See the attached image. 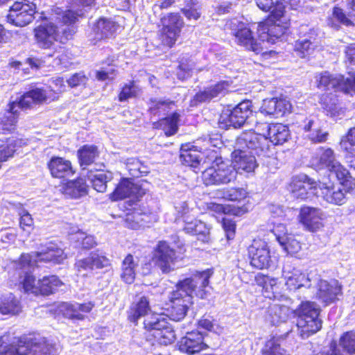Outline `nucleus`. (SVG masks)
<instances>
[{
	"instance_id": "nucleus-49",
	"label": "nucleus",
	"mask_w": 355,
	"mask_h": 355,
	"mask_svg": "<svg viewBox=\"0 0 355 355\" xmlns=\"http://www.w3.org/2000/svg\"><path fill=\"white\" fill-rule=\"evenodd\" d=\"M175 101L166 98H151L148 106L151 114H157L168 112L175 107Z\"/></svg>"
},
{
	"instance_id": "nucleus-33",
	"label": "nucleus",
	"mask_w": 355,
	"mask_h": 355,
	"mask_svg": "<svg viewBox=\"0 0 355 355\" xmlns=\"http://www.w3.org/2000/svg\"><path fill=\"white\" fill-rule=\"evenodd\" d=\"M304 130L309 132V139L314 143H322L327 141L328 132L321 128L320 121L316 117H311L305 121Z\"/></svg>"
},
{
	"instance_id": "nucleus-23",
	"label": "nucleus",
	"mask_w": 355,
	"mask_h": 355,
	"mask_svg": "<svg viewBox=\"0 0 355 355\" xmlns=\"http://www.w3.org/2000/svg\"><path fill=\"white\" fill-rule=\"evenodd\" d=\"M94 2V0H73L70 9L62 12L60 8L55 9V20L62 21L64 24H72L76 22L78 17H81Z\"/></svg>"
},
{
	"instance_id": "nucleus-12",
	"label": "nucleus",
	"mask_w": 355,
	"mask_h": 355,
	"mask_svg": "<svg viewBox=\"0 0 355 355\" xmlns=\"http://www.w3.org/2000/svg\"><path fill=\"white\" fill-rule=\"evenodd\" d=\"M67 258L63 250L53 242L46 243L41 247L38 252L30 254H23L22 260L29 261L28 263H34L35 266L39 262L60 263Z\"/></svg>"
},
{
	"instance_id": "nucleus-46",
	"label": "nucleus",
	"mask_w": 355,
	"mask_h": 355,
	"mask_svg": "<svg viewBox=\"0 0 355 355\" xmlns=\"http://www.w3.org/2000/svg\"><path fill=\"white\" fill-rule=\"evenodd\" d=\"M173 304L169 313V317L172 320L180 321L186 315L188 306L191 302H186L181 298L171 297Z\"/></svg>"
},
{
	"instance_id": "nucleus-47",
	"label": "nucleus",
	"mask_w": 355,
	"mask_h": 355,
	"mask_svg": "<svg viewBox=\"0 0 355 355\" xmlns=\"http://www.w3.org/2000/svg\"><path fill=\"white\" fill-rule=\"evenodd\" d=\"M327 24L333 28L338 29L340 25L349 26L352 24V21L345 15L343 9L335 7L332 14L327 19Z\"/></svg>"
},
{
	"instance_id": "nucleus-6",
	"label": "nucleus",
	"mask_w": 355,
	"mask_h": 355,
	"mask_svg": "<svg viewBox=\"0 0 355 355\" xmlns=\"http://www.w3.org/2000/svg\"><path fill=\"white\" fill-rule=\"evenodd\" d=\"M225 28L230 29L235 37L237 44L245 47L247 50L252 51L256 54H261L263 58L275 55V51H264L261 42L257 41L252 35L250 29L239 21L237 19H232L225 24Z\"/></svg>"
},
{
	"instance_id": "nucleus-50",
	"label": "nucleus",
	"mask_w": 355,
	"mask_h": 355,
	"mask_svg": "<svg viewBox=\"0 0 355 355\" xmlns=\"http://www.w3.org/2000/svg\"><path fill=\"white\" fill-rule=\"evenodd\" d=\"M78 155L80 165L88 166L98 156L97 148L94 146H84L78 150Z\"/></svg>"
},
{
	"instance_id": "nucleus-42",
	"label": "nucleus",
	"mask_w": 355,
	"mask_h": 355,
	"mask_svg": "<svg viewBox=\"0 0 355 355\" xmlns=\"http://www.w3.org/2000/svg\"><path fill=\"white\" fill-rule=\"evenodd\" d=\"M320 103L327 114L331 116H338L343 113L336 94L331 93L323 94L320 98Z\"/></svg>"
},
{
	"instance_id": "nucleus-40",
	"label": "nucleus",
	"mask_w": 355,
	"mask_h": 355,
	"mask_svg": "<svg viewBox=\"0 0 355 355\" xmlns=\"http://www.w3.org/2000/svg\"><path fill=\"white\" fill-rule=\"evenodd\" d=\"M139 259L128 254L123 259L121 265V277L127 284H132L135 279V271L138 266Z\"/></svg>"
},
{
	"instance_id": "nucleus-45",
	"label": "nucleus",
	"mask_w": 355,
	"mask_h": 355,
	"mask_svg": "<svg viewBox=\"0 0 355 355\" xmlns=\"http://www.w3.org/2000/svg\"><path fill=\"white\" fill-rule=\"evenodd\" d=\"M116 24L110 19H100L94 27L96 39L101 40L112 35L116 31Z\"/></svg>"
},
{
	"instance_id": "nucleus-2",
	"label": "nucleus",
	"mask_w": 355,
	"mask_h": 355,
	"mask_svg": "<svg viewBox=\"0 0 355 355\" xmlns=\"http://www.w3.org/2000/svg\"><path fill=\"white\" fill-rule=\"evenodd\" d=\"M289 19L285 15L284 3H277L272 10L269 18L259 23L257 31L264 51H268V46L275 44L284 35L289 26Z\"/></svg>"
},
{
	"instance_id": "nucleus-16",
	"label": "nucleus",
	"mask_w": 355,
	"mask_h": 355,
	"mask_svg": "<svg viewBox=\"0 0 355 355\" xmlns=\"http://www.w3.org/2000/svg\"><path fill=\"white\" fill-rule=\"evenodd\" d=\"M252 103L245 101L240 103L232 110H227L221 114L219 123L223 127H241L252 114Z\"/></svg>"
},
{
	"instance_id": "nucleus-32",
	"label": "nucleus",
	"mask_w": 355,
	"mask_h": 355,
	"mask_svg": "<svg viewBox=\"0 0 355 355\" xmlns=\"http://www.w3.org/2000/svg\"><path fill=\"white\" fill-rule=\"evenodd\" d=\"M48 167L51 174L55 178H62L74 173L71 162L60 157H51Z\"/></svg>"
},
{
	"instance_id": "nucleus-44",
	"label": "nucleus",
	"mask_w": 355,
	"mask_h": 355,
	"mask_svg": "<svg viewBox=\"0 0 355 355\" xmlns=\"http://www.w3.org/2000/svg\"><path fill=\"white\" fill-rule=\"evenodd\" d=\"M88 178L92 184L93 188L98 192H105L107 189V183L113 178L110 172L100 171L96 173H91Z\"/></svg>"
},
{
	"instance_id": "nucleus-55",
	"label": "nucleus",
	"mask_w": 355,
	"mask_h": 355,
	"mask_svg": "<svg viewBox=\"0 0 355 355\" xmlns=\"http://www.w3.org/2000/svg\"><path fill=\"white\" fill-rule=\"evenodd\" d=\"M313 49V43L310 40L302 39L295 42V51L297 55L301 58H304L311 54Z\"/></svg>"
},
{
	"instance_id": "nucleus-36",
	"label": "nucleus",
	"mask_w": 355,
	"mask_h": 355,
	"mask_svg": "<svg viewBox=\"0 0 355 355\" xmlns=\"http://www.w3.org/2000/svg\"><path fill=\"white\" fill-rule=\"evenodd\" d=\"M22 311L20 300L12 293L0 297V313L3 315H17Z\"/></svg>"
},
{
	"instance_id": "nucleus-19",
	"label": "nucleus",
	"mask_w": 355,
	"mask_h": 355,
	"mask_svg": "<svg viewBox=\"0 0 355 355\" xmlns=\"http://www.w3.org/2000/svg\"><path fill=\"white\" fill-rule=\"evenodd\" d=\"M248 250L252 266L260 270L270 266V252L268 245L265 241L254 239Z\"/></svg>"
},
{
	"instance_id": "nucleus-8",
	"label": "nucleus",
	"mask_w": 355,
	"mask_h": 355,
	"mask_svg": "<svg viewBox=\"0 0 355 355\" xmlns=\"http://www.w3.org/2000/svg\"><path fill=\"white\" fill-rule=\"evenodd\" d=\"M237 172L232 164L216 158L212 165L202 172V179L206 185H220L234 181Z\"/></svg>"
},
{
	"instance_id": "nucleus-17",
	"label": "nucleus",
	"mask_w": 355,
	"mask_h": 355,
	"mask_svg": "<svg viewBox=\"0 0 355 355\" xmlns=\"http://www.w3.org/2000/svg\"><path fill=\"white\" fill-rule=\"evenodd\" d=\"M318 87L321 89H335L345 94H355V76L353 78H345L343 75H331L325 71L317 79Z\"/></svg>"
},
{
	"instance_id": "nucleus-31",
	"label": "nucleus",
	"mask_w": 355,
	"mask_h": 355,
	"mask_svg": "<svg viewBox=\"0 0 355 355\" xmlns=\"http://www.w3.org/2000/svg\"><path fill=\"white\" fill-rule=\"evenodd\" d=\"M93 307L94 304L92 302L85 304L64 302L60 304V310L66 318L83 320V313H89Z\"/></svg>"
},
{
	"instance_id": "nucleus-27",
	"label": "nucleus",
	"mask_w": 355,
	"mask_h": 355,
	"mask_svg": "<svg viewBox=\"0 0 355 355\" xmlns=\"http://www.w3.org/2000/svg\"><path fill=\"white\" fill-rule=\"evenodd\" d=\"M207 348L203 336L198 331L187 333L179 342V349L189 354H193Z\"/></svg>"
},
{
	"instance_id": "nucleus-58",
	"label": "nucleus",
	"mask_w": 355,
	"mask_h": 355,
	"mask_svg": "<svg viewBox=\"0 0 355 355\" xmlns=\"http://www.w3.org/2000/svg\"><path fill=\"white\" fill-rule=\"evenodd\" d=\"M72 239L75 240L77 243H79V244L85 249H90L96 245V241L94 236L87 235L82 231L77 232Z\"/></svg>"
},
{
	"instance_id": "nucleus-54",
	"label": "nucleus",
	"mask_w": 355,
	"mask_h": 355,
	"mask_svg": "<svg viewBox=\"0 0 355 355\" xmlns=\"http://www.w3.org/2000/svg\"><path fill=\"white\" fill-rule=\"evenodd\" d=\"M148 216L142 214L138 211L128 213L125 219V226L128 228L137 230L146 225Z\"/></svg>"
},
{
	"instance_id": "nucleus-39",
	"label": "nucleus",
	"mask_w": 355,
	"mask_h": 355,
	"mask_svg": "<svg viewBox=\"0 0 355 355\" xmlns=\"http://www.w3.org/2000/svg\"><path fill=\"white\" fill-rule=\"evenodd\" d=\"M150 311L149 300L141 296L138 298L131 306L129 311L128 318L130 322L136 323L139 318L143 316H149L148 312Z\"/></svg>"
},
{
	"instance_id": "nucleus-62",
	"label": "nucleus",
	"mask_w": 355,
	"mask_h": 355,
	"mask_svg": "<svg viewBox=\"0 0 355 355\" xmlns=\"http://www.w3.org/2000/svg\"><path fill=\"white\" fill-rule=\"evenodd\" d=\"M139 89L134 82H130L129 84L125 85L119 94V99L120 101H125L129 98L135 96Z\"/></svg>"
},
{
	"instance_id": "nucleus-56",
	"label": "nucleus",
	"mask_w": 355,
	"mask_h": 355,
	"mask_svg": "<svg viewBox=\"0 0 355 355\" xmlns=\"http://www.w3.org/2000/svg\"><path fill=\"white\" fill-rule=\"evenodd\" d=\"M279 244L285 252L291 255L295 254L301 250V243L297 241L295 236L290 234L288 238H285L284 241Z\"/></svg>"
},
{
	"instance_id": "nucleus-63",
	"label": "nucleus",
	"mask_w": 355,
	"mask_h": 355,
	"mask_svg": "<svg viewBox=\"0 0 355 355\" xmlns=\"http://www.w3.org/2000/svg\"><path fill=\"white\" fill-rule=\"evenodd\" d=\"M75 268L78 275L86 276L88 272L93 270L89 256L87 258L77 260L75 263Z\"/></svg>"
},
{
	"instance_id": "nucleus-53",
	"label": "nucleus",
	"mask_w": 355,
	"mask_h": 355,
	"mask_svg": "<svg viewBox=\"0 0 355 355\" xmlns=\"http://www.w3.org/2000/svg\"><path fill=\"white\" fill-rule=\"evenodd\" d=\"M343 349V352L346 355H351L355 353V332L347 331L344 333L339 340V344L337 345Z\"/></svg>"
},
{
	"instance_id": "nucleus-34",
	"label": "nucleus",
	"mask_w": 355,
	"mask_h": 355,
	"mask_svg": "<svg viewBox=\"0 0 355 355\" xmlns=\"http://www.w3.org/2000/svg\"><path fill=\"white\" fill-rule=\"evenodd\" d=\"M180 159L181 162L192 168H196L202 160L204 153L196 149V146L189 144L182 145L180 149Z\"/></svg>"
},
{
	"instance_id": "nucleus-37",
	"label": "nucleus",
	"mask_w": 355,
	"mask_h": 355,
	"mask_svg": "<svg viewBox=\"0 0 355 355\" xmlns=\"http://www.w3.org/2000/svg\"><path fill=\"white\" fill-rule=\"evenodd\" d=\"M88 187L83 178H78L76 180L68 181L62 187L61 191L65 196L78 198L87 193Z\"/></svg>"
},
{
	"instance_id": "nucleus-11",
	"label": "nucleus",
	"mask_w": 355,
	"mask_h": 355,
	"mask_svg": "<svg viewBox=\"0 0 355 355\" xmlns=\"http://www.w3.org/2000/svg\"><path fill=\"white\" fill-rule=\"evenodd\" d=\"M29 261H24L22 255L18 261L12 263V268L14 269L13 277L17 279L16 284L26 293H31L35 295H38V284L35 277L32 275V270L35 265L29 264Z\"/></svg>"
},
{
	"instance_id": "nucleus-61",
	"label": "nucleus",
	"mask_w": 355,
	"mask_h": 355,
	"mask_svg": "<svg viewBox=\"0 0 355 355\" xmlns=\"http://www.w3.org/2000/svg\"><path fill=\"white\" fill-rule=\"evenodd\" d=\"M182 13L188 19L197 20L200 17V6L198 3L189 2L182 9Z\"/></svg>"
},
{
	"instance_id": "nucleus-28",
	"label": "nucleus",
	"mask_w": 355,
	"mask_h": 355,
	"mask_svg": "<svg viewBox=\"0 0 355 355\" xmlns=\"http://www.w3.org/2000/svg\"><path fill=\"white\" fill-rule=\"evenodd\" d=\"M264 128L268 132V137L263 133H258L267 138L268 144L269 141L274 145H282L286 142L291 137V132L287 125L282 123H264Z\"/></svg>"
},
{
	"instance_id": "nucleus-25",
	"label": "nucleus",
	"mask_w": 355,
	"mask_h": 355,
	"mask_svg": "<svg viewBox=\"0 0 355 355\" xmlns=\"http://www.w3.org/2000/svg\"><path fill=\"white\" fill-rule=\"evenodd\" d=\"M24 355H54L56 346L45 338H22Z\"/></svg>"
},
{
	"instance_id": "nucleus-26",
	"label": "nucleus",
	"mask_w": 355,
	"mask_h": 355,
	"mask_svg": "<svg viewBox=\"0 0 355 355\" xmlns=\"http://www.w3.org/2000/svg\"><path fill=\"white\" fill-rule=\"evenodd\" d=\"M220 196L225 200L230 201L243 202L241 207H235L232 210V214L235 216H241L248 211L250 209L249 198L247 191L242 188H229L224 189L218 191Z\"/></svg>"
},
{
	"instance_id": "nucleus-52",
	"label": "nucleus",
	"mask_w": 355,
	"mask_h": 355,
	"mask_svg": "<svg viewBox=\"0 0 355 355\" xmlns=\"http://www.w3.org/2000/svg\"><path fill=\"white\" fill-rule=\"evenodd\" d=\"M18 109L17 108V112L12 113L10 110V104L9 105V110L6 115L0 118V134L12 132L15 129Z\"/></svg>"
},
{
	"instance_id": "nucleus-30",
	"label": "nucleus",
	"mask_w": 355,
	"mask_h": 355,
	"mask_svg": "<svg viewBox=\"0 0 355 355\" xmlns=\"http://www.w3.org/2000/svg\"><path fill=\"white\" fill-rule=\"evenodd\" d=\"M230 87V84L228 81H220L217 84L207 88L203 92L197 93L192 101V103L195 105L197 103L209 101L213 98L220 94L224 95L229 91Z\"/></svg>"
},
{
	"instance_id": "nucleus-64",
	"label": "nucleus",
	"mask_w": 355,
	"mask_h": 355,
	"mask_svg": "<svg viewBox=\"0 0 355 355\" xmlns=\"http://www.w3.org/2000/svg\"><path fill=\"white\" fill-rule=\"evenodd\" d=\"M19 216H20V221H19L20 227L24 231L29 232V230L32 228V226L33 225V219L31 215L26 210H22L19 213Z\"/></svg>"
},
{
	"instance_id": "nucleus-20",
	"label": "nucleus",
	"mask_w": 355,
	"mask_h": 355,
	"mask_svg": "<svg viewBox=\"0 0 355 355\" xmlns=\"http://www.w3.org/2000/svg\"><path fill=\"white\" fill-rule=\"evenodd\" d=\"M340 185H335L333 182H320L318 184V196H321L326 202L336 205H342L347 200L346 187L343 185L344 181H340Z\"/></svg>"
},
{
	"instance_id": "nucleus-57",
	"label": "nucleus",
	"mask_w": 355,
	"mask_h": 355,
	"mask_svg": "<svg viewBox=\"0 0 355 355\" xmlns=\"http://www.w3.org/2000/svg\"><path fill=\"white\" fill-rule=\"evenodd\" d=\"M21 140H10L8 144L0 146V162L6 161L9 157H12L16 151L17 146H20Z\"/></svg>"
},
{
	"instance_id": "nucleus-15",
	"label": "nucleus",
	"mask_w": 355,
	"mask_h": 355,
	"mask_svg": "<svg viewBox=\"0 0 355 355\" xmlns=\"http://www.w3.org/2000/svg\"><path fill=\"white\" fill-rule=\"evenodd\" d=\"M160 39L164 45L172 47L180 36L184 21L177 13H170L161 19Z\"/></svg>"
},
{
	"instance_id": "nucleus-10",
	"label": "nucleus",
	"mask_w": 355,
	"mask_h": 355,
	"mask_svg": "<svg viewBox=\"0 0 355 355\" xmlns=\"http://www.w3.org/2000/svg\"><path fill=\"white\" fill-rule=\"evenodd\" d=\"M313 164L318 169H327L335 173L339 181H345L352 178L349 171L337 159L331 148H320L313 159Z\"/></svg>"
},
{
	"instance_id": "nucleus-24",
	"label": "nucleus",
	"mask_w": 355,
	"mask_h": 355,
	"mask_svg": "<svg viewBox=\"0 0 355 355\" xmlns=\"http://www.w3.org/2000/svg\"><path fill=\"white\" fill-rule=\"evenodd\" d=\"M178 256L173 249L165 241H159L155 250L154 259L160 270L168 273L174 269Z\"/></svg>"
},
{
	"instance_id": "nucleus-29",
	"label": "nucleus",
	"mask_w": 355,
	"mask_h": 355,
	"mask_svg": "<svg viewBox=\"0 0 355 355\" xmlns=\"http://www.w3.org/2000/svg\"><path fill=\"white\" fill-rule=\"evenodd\" d=\"M22 338H16L10 334L0 337V355H24Z\"/></svg>"
},
{
	"instance_id": "nucleus-22",
	"label": "nucleus",
	"mask_w": 355,
	"mask_h": 355,
	"mask_svg": "<svg viewBox=\"0 0 355 355\" xmlns=\"http://www.w3.org/2000/svg\"><path fill=\"white\" fill-rule=\"evenodd\" d=\"M314 279L315 282L313 284L316 283V298L326 306L334 302L342 294V286L337 280Z\"/></svg>"
},
{
	"instance_id": "nucleus-5",
	"label": "nucleus",
	"mask_w": 355,
	"mask_h": 355,
	"mask_svg": "<svg viewBox=\"0 0 355 355\" xmlns=\"http://www.w3.org/2000/svg\"><path fill=\"white\" fill-rule=\"evenodd\" d=\"M320 311L318 305L309 301L302 302L296 310L298 334L302 338L309 337L321 329L322 320L319 318Z\"/></svg>"
},
{
	"instance_id": "nucleus-43",
	"label": "nucleus",
	"mask_w": 355,
	"mask_h": 355,
	"mask_svg": "<svg viewBox=\"0 0 355 355\" xmlns=\"http://www.w3.org/2000/svg\"><path fill=\"white\" fill-rule=\"evenodd\" d=\"M38 295H50L54 293L59 287L62 285V282L57 276L51 275L44 277L42 279L37 281Z\"/></svg>"
},
{
	"instance_id": "nucleus-48",
	"label": "nucleus",
	"mask_w": 355,
	"mask_h": 355,
	"mask_svg": "<svg viewBox=\"0 0 355 355\" xmlns=\"http://www.w3.org/2000/svg\"><path fill=\"white\" fill-rule=\"evenodd\" d=\"M281 339L277 336H272L268 339L261 349L262 355H289L288 352L281 347Z\"/></svg>"
},
{
	"instance_id": "nucleus-51",
	"label": "nucleus",
	"mask_w": 355,
	"mask_h": 355,
	"mask_svg": "<svg viewBox=\"0 0 355 355\" xmlns=\"http://www.w3.org/2000/svg\"><path fill=\"white\" fill-rule=\"evenodd\" d=\"M180 114L178 112H173L171 115L160 120L159 123L166 135L171 136L175 135L178 130Z\"/></svg>"
},
{
	"instance_id": "nucleus-13",
	"label": "nucleus",
	"mask_w": 355,
	"mask_h": 355,
	"mask_svg": "<svg viewBox=\"0 0 355 355\" xmlns=\"http://www.w3.org/2000/svg\"><path fill=\"white\" fill-rule=\"evenodd\" d=\"M36 9V2L30 3L28 0L17 1L10 8L7 16L8 21L16 26H25L33 21Z\"/></svg>"
},
{
	"instance_id": "nucleus-7",
	"label": "nucleus",
	"mask_w": 355,
	"mask_h": 355,
	"mask_svg": "<svg viewBox=\"0 0 355 355\" xmlns=\"http://www.w3.org/2000/svg\"><path fill=\"white\" fill-rule=\"evenodd\" d=\"M144 325L147 331L146 338L149 340H154L158 344L167 345L175 339L173 329L162 315L152 313L145 318Z\"/></svg>"
},
{
	"instance_id": "nucleus-9",
	"label": "nucleus",
	"mask_w": 355,
	"mask_h": 355,
	"mask_svg": "<svg viewBox=\"0 0 355 355\" xmlns=\"http://www.w3.org/2000/svg\"><path fill=\"white\" fill-rule=\"evenodd\" d=\"M282 277L288 291L296 293L300 290H305L309 295L314 293L312 285L315 280L310 277L309 273L300 268L286 263L283 266Z\"/></svg>"
},
{
	"instance_id": "nucleus-59",
	"label": "nucleus",
	"mask_w": 355,
	"mask_h": 355,
	"mask_svg": "<svg viewBox=\"0 0 355 355\" xmlns=\"http://www.w3.org/2000/svg\"><path fill=\"white\" fill-rule=\"evenodd\" d=\"M93 270L100 269L110 266V262L105 255L98 252H93L89 254Z\"/></svg>"
},
{
	"instance_id": "nucleus-35",
	"label": "nucleus",
	"mask_w": 355,
	"mask_h": 355,
	"mask_svg": "<svg viewBox=\"0 0 355 355\" xmlns=\"http://www.w3.org/2000/svg\"><path fill=\"white\" fill-rule=\"evenodd\" d=\"M259 284L263 287V295L266 297L273 300H279L283 297L280 283H278V279L268 276L259 277L257 279Z\"/></svg>"
},
{
	"instance_id": "nucleus-18",
	"label": "nucleus",
	"mask_w": 355,
	"mask_h": 355,
	"mask_svg": "<svg viewBox=\"0 0 355 355\" xmlns=\"http://www.w3.org/2000/svg\"><path fill=\"white\" fill-rule=\"evenodd\" d=\"M298 219L304 230L316 232L324 226L325 214L320 208L304 206L300 210Z\"/></svg>"
},
{
	"instance_id": "nucleus-41",
	"label": "nucleus",
	"mask_w": 355,
	"mask_h": 355,
	"mask_svg": "<svg viewBox=\"0 0 355 355\" xmlns=\"http://www.w3.org/2000/svg\"><path fill=\"white\" fill-rule=\"evenodd\" d=\"M291 309L284 305L273 304L268 309V320L273 325L285 322L291 314Z\"/></svg>"
},
{
	"instance_id": "nucleus-38",
	"label": "nucleus",
	"mask_w": 355,
	"mask_h": 355,
	"mask_svg": "<svg viewBox=\"0 0 355 355\" xmlns=\"http://www.w3.org/2000/svg\"><path fill=\"white\" fill-rule=\"evenodd\" d=\"M139 189L128 180H123L116 187L115 190L111 193L112 200H118L128 197L138 198Z\"/></svg>"
},
{
	"instance_id": "nucleus-60",
	"label": "nucleus",
	"mask_w": 355,
	"mask_h": 355,
	"mask_svg": "<svg viewBox=\"0 0 355 355\" xmlns=\"http://www.w3.org/2000/svg\"><path fill=\"white\" fill-rule=\"evenodd\" d=\"M340 145L347 153H352L355 150V127L349 130L345 139L341 140Z\"/></svg>"
},
{
	"instance_id": "nucleus-21",
	"label": "nucleus",
	"mask_w": 355,
	"mask_h": 355,
	"mask_svg": "<svg viewBox=\"0 0 355 355\" xmlns=\"http://www.w3.org/2000/svg\"><path fill=\"white\" fill-rule=\"evenodd\" d=\"M318 184L319 182L315 181L306 175H302L293 179L290 189L295 198L305 200L313 196H318Z\"/></svg>"
},
{
	"instance_id": "nucleus-4",
	"label": "nucleus",
	"mask_w": 355,
	"mask_h": 355,
	"mask_svg": "<svg viewBox=\"0 0 355 355\" xmlns=\"http://www.w3.org/2000/svg\"><path fill=\"white\" fill-rule=\"evenodd\" d=\"M212 273V271L208 269L197 272L192 277L184 279L177 284V289L171 296L173 298H181L186 302H191L193 293L200 298H205L206 297L205 288L208 286Z\"/></svg>"
},
{
	"instance_id": "nucleus-3",
	"label": "nucleus",
	"mask_w": 355,
	"mask_h": 355,
	"mask_svg": "<svg viewBox=\"0 0 355 355\" xmlns=\"http://www.w3.org/2000/svg\"><path fill=\"white\" fill-rule=\"evenodd\" d=\"M62 31V35H60L58 28L52 22L41 24L34 29V36L37 46L43 49L53 50L49 56H56L60 60H61L60 55H56L62 53L63 48L60 45H56V42L64 43L72 37L74 30L72 28L67 27Z\"/></svg>"
},
{
	"instance_id": "nucleus-14",
	"label": "nucleus",
	"mask_w": 355,
	"mask_h": 355,
	"mask_svg": "<svg viewBox=\"0 0 355 355\" xmlns=\"http://www.w3.org/2000/svg\"><path fill=\"white\" fill-rule=\"evenodd\" d=\"M58 96L53 92V89H43L41 88L33 89L22 95L18 101L10 103V110L13 113L17 112V108L26 110L31 107L35 104L42 103L47 101H55Z\"/></svg>"
},
{
	"instance_id": "nucleus-1",
	"label": "nucleus",
	"mask_w": 355,
	"mask_h": 355,
	"mask_svg": "<svg viewBox=\"0 0 355 355\" xmlns=\"http://www.w3.org/2000/svg\"><path fill=\"white\" fill-rule=\"evenodd\" d=\"M270 157L271 151L267 138L254 130L243 131L236 138L232 153V165L237 173H252L258 164L254 155Z\"/></svg>"
}]
</instances>
